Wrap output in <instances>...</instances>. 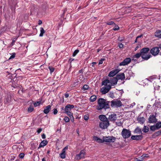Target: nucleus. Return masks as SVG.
Returning a JSON list of instances; mask_svg holds the SVG:
<instances>
[{
  "label": "nucleus",
  "mask_w": 161,
  "mask_h": 161,
  "mask_svg": "<svg viewBox=\"0 0 161 161\" xmlns=\"http://www.w3.org/2000/svg\"><path fill=\"white\" fill-rule=\"evenodd\" d=\"M99 118L101 122L99 123V127L103 129H106L109 125V121L106 117L104 115H100Z\"/></svg>",
  "instance_id": "obj_1"
},
{
  "label": "nucleus",
  "mask_w": 161,
  "mask_h": 161,
  "mask_svg": "<svg viewBox=\"0 0 161 161\" xmlns=\"http://www.w3.org/2000/svg\"><path fill=\"white\" fill-rule=\"evenodd\" d=\"M97 103L98 105L97 106V109L98 110H100L103 109L106 110L109 108L108 104L106 102V100L103 98H99Z\"/></svg>",
  "instance_id": "obj_2"
},
{
  "label": "nucleus",
  "mask_w": 161,
  "mask_h": 161,
  "mask_svg": "<svg viewBox=\"0 0 161 161\" xmlns=\"http://www.w3.org/2000/svg\"><path fill=\"white\" fill-rule=\"evenodd\" d=\"M149 50V48L148 47H144L141 49L140 53L143 59L147 60L151 57V55L150 54L147 53Z\"/></svg>",
  "instance_id": "obj_3"
},
{
  "label": "nucleus",
  "mask_w": 161,
  "mask_h": 161,
  "mask_svg": "<svg viewBox=\"0 0 161 161\" xmlns=\"http://www.w3.org/2000/svg\"><path fill=\"white\" fill-rule=\"evenodd\" d=\"M121 134L124 138H128L131 136V131L129 130L124 128L121 132Z\"/></svg>",
  "instance_id": "obj_4"
},
{
  "label": "nucleus",
  "mask_w": 161,
  "mask_h": 161,
  "mask_svg": "<svg viewBox=\"0 0 161 161\" xmlns=\"http://www.w3.org/2000/svg\"><path fill=\"white\" fill-rule=\"evenodd\" d=\"M111 106L113 107H119L122 105V102L119 100H114L111 101Z\"/></svg>",
  "instance_id": "obj_5"
},
{
  "label": "nucleus",
  "mask_w": 161,
  "mask_h": 161,
  "mask_svg": "<svg viewBox=\"0 0 161 161\" xmlns=\"http://www.w3.org/2000/svg\"><path fill=\"white\" fill-rule=\"evenodd\" d=\"M74 106L73 105H71L70 104H67L65 107L64 109V112L66 113L68 115L71 114L73 113L71 112V111L72 109L74 108Z\"/></svg>",
  "instance_id": "obj_6"
},
{
  "label": "nucleus",
  "mask_w": 161,
  "mask_h": 161,
  "mask_svg": "<svg viewBox=\"0 0 161 161\" xmlns=\"http://www.w3.org/2000/svg\"><path fill=\"white\" fill-rule=\"evenodd\" d=\"M86 153L85 150H81L79 154L76 155L75 158L77 160H79L81 159L84 158Z\"/></svg>",
  "instance_id": "obj_7"
},
{
  "label": "nucleus",
  "mask_w": 161,
  "mask_h": 161,
  "mask_svg": "<svg viewBox=\"0 0 161 161\" xmlns=\"http://www.w3.org/2000/svg\"><path fill=\"white\" fill-rule=\"evenodd\" d=\"M107 115L108 116V120H109L111 121H114L116 120L117 117L116 114L113 112H111L109 113Z\"/></svg>",
  "instance_id": "obj_8"
},
{
  "label": "nucleus",
  "mask_w": 161,
  "mask_h": 161,
  "mask_svg": "<svg viewBox=\"0 0 161 161\" xmlns=\"http://www.w3.org/2000/svg\"><path fill=\"white\" fill-rule=\"evenodd\" d=\"M111 88V86L109 85L105 86L101 88V92L103 94H105L109 91Z\"/></svg>",
  "instance_id": "obj_9"
},
{
  "label": "nucleus",
  "mask_w": 161,
  "mask_h": 161,
  "mask_svg": "<svg viewBox=\"0 0 161 161\" xmlns=\"http://www.w3.org/2000/svg\"><path fill=\"white\" fill-rule=\"evenodd\" d=\"M104 142H114L116 140V138L113 136H105L103 137Z\"/></svg>",
  "instance_id": "obj_10"
},
{
  "label": "nucleus",
  "mask_w": 161,
  "mask_h": 161,
  "mask_svg": "<svg viewBox=\"0 0 161 161\" xmlns=\"http://www.w3.org/2000/svg\"><path fill=\"white\" fill-rule=\"evenodd\" d=\"M150 52L153 55L156 56L158 54L159 50L158 47H154L151 49Z\"/></svg>",
  "instance_id": "obj_11"
},
{
  "label": "nucleus",
  "mask_w": 161,
  "mask_h": 161,
  "mask_svg": "<svg viewBox=\"0 0 161 161\" xmlns=\"http://www.w3.org/2000/svg\"><path fill=\"white\" fill-rule=\"evenodd\" d=\"M131 60L130 58H126L123 61L120 63V66H125L129 64L131 62Z\"/></svg>",
  "instance_id": "obj_12"
},
{
  "label": "nucleus",
  "mask_w": 161,
  "mask_h": 161,
  "mask_svg": "<svg viewBox=\"0 0 161 161\" xmlns=\"http://www.w3.org/2000/svg\"><path fill=\"white\" fill-rule=\"evenodd\" d=\"M120 70L118 69H116L112 70L109 72L108 75L109 77H113L117 74Z\"/></svg>",
  "instance_id": "obj_13"
},
{
  "label": "nucleus",
  "mask_w": 161,
  "mask_h": 161,
  "mask_svg": "<svg viewBox=\"0 0 161 161\" xmlns=\"http://www.w3.org/2000/svg\"><path fill=\"white\" fill-rule=\"evenodd\" d=\"M157 121L155 116L152 115H150L149 118V122L150 123H155Z\"/></svg>",
  "instance_id": "obj_14"
},
{
  "label": "nucleus",
  "mask_w": 161,
  "mask_h": 161,
  "mask_svg": "<svg viewBox=\"0 0 161 161\" xmlns=\"http://www.w3.org/2000/svg\"><path fill=\"white\" fill-rule=\"evenodd\" d=\"M115 77L118 80H123L125 78V75L124 73L119 74L116 75Z\"/></svg>",
  "instance_id": "obj_15"
},
{
  "label": "nucleus",
  "mask_w": 161,
  "mask_h": 161,
  "mask_svg": "<svg viewBox=\"0 0 161 161\" xmlns=\"http://www.w3.org/2000/svg\"><path fill=\"white\" fill-rule=\"evenodd\" d=\"M109 80L110 83L112 86H114L117 84L118 80L115 77L110 78Z\"/></svg>",
  "instance_id": "obj_16"
},
{
  "label": "nucleus",
  "mask_w": 161,
  "mask_h": 161,
  "mask_svg": "<svg viewBox=\"0 0 161 161\" xmlns=\"http://www.w3.org/2000/svg\"><path fill=\"white\" fill-rule=\"evenodd\" d=\"M142 136L140 135L136 136H131V139L133 140H142Z\"/></svg>",
  "instance_id": "obj_17"
},
{
  "label": "nucleus",
  "mask_w": 161,
  "mask_h": 161,
  "mask_svg": "<svg viewBox=\"0 0 161 161\" xmlns=\"http://www.w3.org/2000/svg\"><path fill=\"white\" fill-rule=\"evenodd\" d=\"M51 106L50 105H48V106H46L43 110V112L45 114H47L50 111L51 109Z\"/></svg>",
  "instance_id": "obj_18"
},
{
  "label": "nucleus",
  "mask_w": 161,
  "mask_h": 161,
  "mask_svg": "<svg viewBox=\"0 0 161 161\" xmlns=\"http://www.w3.org/2000/svg\"><path fill=\"white\" fill-rule=\"evenodd\" d=\"M48 142L46 140H44L42 141L39 144V147H43L47 144Z\"/></svg>",
  "instance_id": "obj_19"
},
{
  "label": "nucleus",
  "mask_w": 161,
  "mask_h": 161,
  "mask_svg": "<svg viewBox=\"0 0 161 161\" xmlns=\"http://www.w3.org/2000/svg\"><path fill=\"white\" fill-rule=\"evenodd\" d=\"M155 36L159 38H161V30H157L155 33Z\"/></svg>",
  "instance_id": "obj_20"
},
{
  "label": "nucleus",
  "mask_w": 161,
  "mask_h": 161,
  "mask_svg": "<svg viewBox=\"0 0 161 161\" xmlns=\"http://www.w3.org/2000/svg\"><path fill=\"white\" fill-rule=\"evenodd\" d=\"M93 139L94 140L97 141L98 142L103 143L104 142V140L103 139L102 140L96 136H94L93 137Z\"/></svg>",
  "instance_id": "obj_21"
},
{
  "label": "nucleus",
  "mask_w": 161,
  "mask_h": 161,
  "mask_svg": "<svg viewBox=\"0 0 161 161\" xmlns=\"http://www.w3.org/2000/svg\"><path fill=\"white\" fill-rule=\"evenodd\" d=\"M142 130L139 127H137L134 130V133L137 134H140L142 133Z\"/></svg>",
  "instance_id": "obj_22"
},
{
  "label": "nucleus",
  "mask_w": 161,
  "mask_h": 161,
  "mask_svg": "<svg viewBox=\"0 0 161 161\" xmlns=\"http://www.w3.org/2000/svg\"><path fill=\"white\" fill-rule=\"evenodd\" d=\"M108 83H110V80L108 79H106L104 80L103 81L102 83V85H104L105 86H106L107 85H108L107 84Z\"/></svg>",
  "instance_id": "obj_23"
},
{
  "label": "nucleus",
  "mask_w": 161,
  "mask_h": 161,
  "mask_svg": "<svg viewBox=\"0 0 161 161\" xmlns=\"http://www.w3.org/2000/svg\"><path fill=\"white\" fill-rule=\"evenodd\" d=\"M96 96L95 95H93L91 97L90 100L91 102H93L96 100Z\"/></svg>",
  "instance_id": "obj_24"
},
{
  "label": "nucleus",
  "mask_w": 161,
  "mask_h": 161,
  "mask_svg": "<svg viewBox=\"0 0 161 161\" xmlns=\"http://www.w3.org/2000/svg\"><path fill=\"white\" fill-rule=\"evenodd\" d=\"M139 122L141 124H143L145 121V119L143 117H140L138 118Z\"/></svg>",
  "instance_id": "obj_25"
},
{
  "label": "nucleus",
  "mask_w": 161,
  "mask_h": 161,
  "mask_svg": "<svg viewBox=\"0 0 161 161\" xmlns=\"http://www.w3.org/2000/svg\"><path fill=\"white\" fill-rule=\"evenodd\" d=\"M40 33L39 35L40 37H42L43 36V34L45 32V31L43 29V28H40Z\"/></svg>",
  "instance_id": "obj_26"
},
{
  "label": "nucleus",
  "mask_w": 161,
  "mask_h": 161,
  "mask_svg": "<svg viewBox=\"0 0 161 161\" xmlns=\"http://www.w3.org/2000/svg\"><path fill=\"white\" fill-rule=\"evenodd\" d=\"M142 56V54L140 53H138L134 55L133 56V58H139L141 56Z\"/></svg>",
  "instance_id": "obj_27"
},
{
  "label": "nucleus",
  "mask_w": 161,
  "mask_h": 161,
  "mask_svg": "<svg viewBox=\"0 0 161 161\" xmlns=\"http://www.w3.org/2000/svg\"><path fill=\"white\" fill-rule=\"evenodd\" d=\"M150 129L152 131H154L155 130H158V129L156 125H154L150 126Z\"/></svg>",
  "instance_id": "obj_28"
},
{
  "label": "nucleus",
  "mask_w": 161,
  "mask_h": 161,
  "mask_svg": "<svg viewBox=\"0 0 161 161\" xmlns=\"http://www.w3.org/2000/svg\"><path fill=\"white\" fill-rule=\"evenodd\" d=\"M144 157L142 156V155L140 157H139V158H135L136 161H142L144 159Z\"/></svg>",
  "instance_id": "obj_29"
},
{
  "label": "nucleus",
  "mask_w": 161,
  "mask_h": 161,
  "mask_svg": "<svg viewBox=\"0 0 161 161\" xmlns=\"http://www.w3.org/2000/svg\"><path fill=\"white\" fill-rule=\"evenodd\" d=\"M142 130L144 132H147L149 130L148 127L146 126H144Z\"/></svg>",
  "instance_id": "obj_30"
},
{
  "label": "nucleus",
  "mask_w": 161,
  "mask_h": 161,
  "mask_svg": "<svg viewBox=\"0 0 161 161\" xmlns=\"http://www.w3.org/2000/svg\"><path fill=\"white\" fill-rule=\"evenodd\" d=\"M116 124L118 126H121L123 125V122L120 120H118L116 122Z\"/></svg>",
  "instance_id": "obj_31"
},
{
  "label": "nucleus",
  "mask_w": 161,
  "mask_h": 161,
  "mask_svg": "<svg viewBox=\"0 0 161 161\" xmlns=\"http://www.w3.org/2000/svg\"><path fill=\"white\" fill-rule=\"evenodd\" d=\"M68 115L69 116L71 121L72 122H74V118L73 116V113L71 114H70Z\"/></svg>",
  "instance_id": "obj_32"
},
{
  "label": "nucleus",
  "mask_w": 161,
  "mask_h": 161,
  "mask_svg": "<svg viewBox=\"0 0 161 161\" xmlns=\"http://www.w3.org/2000/svg\"><path fill=\"white\" fill-rule=\"evenodd\" d=\"M158 129H159L160 128H161V122H157L156 124L155 125Z\"/></svg>",
  "instance_id": "obj_33"
},
{
  "label": "nucleus",
  "mask_w": 161,
  "mask_h": 161,
  "mask_svg": "<svg viewBox=\"0 0 161 161\" xmlns=\"http://www.w3.org/2000/svg\"><path fill=\"white\" fill-rule=\"evenodd\" d=\"M34 110V108L31 106H30L28 109V111L29 112H32Z\"/></svg>",
  "instance_id": "obj_34"
},
{
  "label": "nucleus",
  "mask_w": 161,
  "mask_h": 161,
  "mask_svg": "<svg viewBox=\"0 0 161 161\" xmlns=\"http://www.w3.org/2000/svg\"><path fill=\"white\" fill-rule=\"evenodd\" d=\"M48 69H49L50 73H53L54 70V68L52 66H49L48 67Z\"/></svg>",
  "instance_id": "obj_35"
},
{
  "label": "nucleus",
  "mask_w": 161,
  "mask_h": 161,
  "mask_svg": "<svg viewBox=\"0 0 161 161\" xmlns=\"http://www.w3.org/2000/svg\"><path fill=\"white\" fill-rule=\"evenodd\" d=\"M115 25V27L114 28H113V30L114 31H117L119 29V26L115 24V25Z\"/></svg>",
  "instance_id": "obj_36"
},
{
  "label": "nucleus",
  "mask_w": 161,
  "mask_h": 161,
  "mask_svg": "<svg viewBox=\"0 0 161 161\" xmlns=\"http://www.w3.org/2000/svg\"><path fill=\"white\" fill-rule=\"evenodd\" d=\"M79 50L78 49L75 50L72 56L74 57L76 55L79 53Z\"/></svg>",
  "instance_id": "obj_37"
},
{
  "label": "nucleus",
  "mask_w": 161,
  "mask_h": 161,
  "mask_svg": "<svg viewBox=\"0 0 161 161\" xmlns=\"http://www.w3.org/2000/svg\"><path fill=\"white\" fill-rule=\"evenodd\" d=\"M64 120L66 122H68L69 121L70 119L68 117L65 116L64 118Z\"/></svg>",
  "instance_id": "obj_38"
},
{
  "label": "nucleus",
  "mask_w": 161,
  "mask_h": 161,
  "mask_svg": "<svg viewBox=\"0 0 161 161\" xmlns=\"http://www.w3.org/2000/svg\"><path fill=\"white\" fill-rule=\"evenodd\" d=\"M60 156L61 158H65V153H61L60 154Z\"/></svg>",
  "instance_id": "obj_39"
},
{
  "label": "nucleus",
  "mask_w": 161,
  "mask_h": 161,
  "mask_svg": "<svg viewBox=\"0 0 161 161\" xmlns=\"http://www.w3.org/2000/svg\"><path fill=\"white\" fill-rule=\"evenodd\" d=\"M89 88V87L87 85H84L83 87V89L84 90H87Z\"/></svg>",
  "instance_id": "obj_40"
},
{
  "label": "nucleus",
  "mask_w": 161,
  "mask_h": 161,
  "mask_svg": "<svg viewBox=\"0 0 161 161\" xmlns=\"http://www.w3.org/2000/svg\"><path fill=\"white\" fill-rule=\"evenodd\" d=\"M16 54L15 53H12V55L10 57L9 59H11L14 58L15 57Z\"/></svg>",
  "instance_id": "obj_41"
},
{
  "label": "nucleus",
  "mask_w": 161,
  "mask_h": 161,
  "mask_svg": "<svg viewBox=\"0 0 161 161\" xmlns=\"http://www.w3.org/2000/svg\"><path fill=\"white\" fill-rule=\"evenodd\" d=\"M106 24L108 25H115V24L114 23L113 21H111L110 22H108Z\"/></svg>",
  "instance_id": "obj_42"
},
{
  "label": "nucleus",
  "mask_w": 161,
  "mask_h": 161,
  "mask_svg": "<svg viewBox=\"0 0 161 161\" xmlns=\"http://www.w3.org/2000/svg\"><path fill=\"white\" fill-rule=\"evenodd\" d=\"M53 113L54 114L56 115L58 113V110L56 108H54L53 110Z\"/></svg>",
  "instance_id": "obj_43"
},
{
  "label": "nucleus",
  "mask_w": 161,
  "mask_h": 161,
  "mask_svg": "<svg viewBox=\"0 0 161 161\" xmlns=\"http://www.w3.org/2000/svg\"><path fill=\"white\" fill-rule=\"evenodd\" d=\"M25 156V154L23 153H20L19 155V157L21 158H23Z\"/></svg>",
  "instance_id": "obj_44"
},
{
  "label": "nucleus",
  "mask_w": 161,
  "mask_h": 161,
  "mask_svg": "<svg viewBox=\"0 0 161 161\" xmlns=\"http://www.w3.org/2000/svg\"><path fill=\"white\" fill-rule=\"evenodd\" d=\"M40 103H41L40 101L36 102H35L34 104V106L35 107H36V106H38L40 104Z\"/></svg>",
  "instance_id": "obj_45"
},
{
  "label": "nucleus",
  "mask_w": 161,
  "mask_h": 161,
  "mask_svg": "<svg viewBox=\"0 0 161 161\" xmlns=\"http://www.w3.org/2000/svg\"><path fill=\"white\" fill-rule=\"evenodd\" d=\"M84 119L85 120H87L89 119V116L87 115H85L84 116Z\"/></svg>",
  "instance_id": "obj_46"
},
{
  "label": "nucleus",
  "mask_w": 161,
  "mask_h": 161,
  "mask_svg": "<svg viewBox=\"0 0 161 161\" xmlns=\"http://www.w3.org/2000/svg\"><path fill=\"white\" fill-rule=\"evenodd\" d=\"M104 60V58H102L99 61L98 64H101L103 63V61Z\"/></svg>",
  "instance_id": "obj_47"
},
{
  "label": "nucleus",
  "mask_w": 161,
  "mask_h": 161,
  "mask_svg": "<svg viewBox=\"0 0 161 161\" xmlns=\"http://www.w3.org/2000/svg\"><path fill=\"white\" fill-rule=\"evenodd\" d=\"M155 134L156 135H160V134H161V131H158L157 132H156L155 133Z\"/></svg>",
  "instance_id": "obj_48"
},
{
  "label": "nucleus",
  "mask_w": 161,
  "mask_h": 161,
  "mask_svg": "<svg viewBox=\"0 0 161 161\" xmlns=\"http://www.w3.org/2000/svg\"><path fill=\"white\" fill-rule=\"evenodd\" d=\"M17 39V37L16 38H14L13 40H12V43L11 44H12V45H13L14 44V42H15V41Z\"/></svg>",
  "instance_id": "obj_49"
},
{
  "label": "nucleus",
  "mask_w": 161,
  "mask_h": 161,
  "mask_svg": "<svg viewBox=\"0 0 161 161\" xmlns=\"http://www.w3.org/2000/svg\"><path fill=\"white\" fill-rule=\"evenodd\" d=\"M42 128H39L37 130V132L38 133H39L42 131Z\"/></svg>",
  "instance_id": "obj_50"
},
{
  "label": "nucleus",
  "mask_w": 161,
  "mask_h": 161,
  "mask_svg": "<svg viewBox=\"0 0 161 161\" xmlns=\"http://www.w3.org/2000/svg\"><path fill=\"white\" fill-rule=\"evenodd\" d=\"M142 156L144 158L145 157H148V154H144L142 155Z\"/></svg>",
  "instance_id": "obj_51"
},
{
  "label": "nucleus",
  "mask_w": 161,
  "mask_h": 161,
  "mask_svg": "<svg viewBox=\"0 0 161 161\" xmlns=\"http://www.w3.org/2000/svg\"><path fill=\"white\" fill-rule=\"evenodd\" d=\"M42 139H44L46 138V135L44 134H43L42 135Z\"/></svg>",
  "instance_id": "obj_52"
},
{
  "label": "nucleus",
  "mask_w": 161,
  "mask_h": 161,
  "mask_svg": "<svg viewBox=\"0 0 161 161\" xmlns=\"http://www.w3.org/2000/svg\"><path fill=\"white\" fill-rule=\"evenodd\" d=\"M119 47L120 48H122L123 46V45L122 43H120L119 44Z\"/></svg>",
  "instance_id": "obj_53"
},
{
  "label": "nucleus",
  "mask_w": 161,
  "mask_h": 161,
  "mask_svg": "<svg viewBox=\"0 0 161 161\" xmlns=\"http://www.w3.org/2000/svg\"><path fill=\"white\" fill-rule=\"evenodd\" d=\"M64 96L66 98H68L69 97V94L67 93H66L64 95Z\"/></svg>",
  "instance_id": "obj_54"
},
{
  "label": "nucleus",
  "mask_w": 161,
  "mask_h": 161,
  "mask_svg": "<svg viewBox=\"0 0 161 161\" xmlns=\"http://www.w3.org/2000/svg\"><path fill=\"white\" fill-rule=\"evenodd\" d=\"M97 62H93L92 63V67H93L94 65V64H97Z\"/></svg>",
  "instance_id": "obj_55"
},
{
  "label": "nucleus",
  "mask_w": 161,
  "mask_h": 161,
  "mask_svg": "<svg viewBox=\"0 0 161 161\" xmlns=\"http://www.w3.org/2000/svg\"><path fill=\"white\" fill-rule=\"evenodd\" d=\"M65 151L68 149V146H66L64 148H63Z\"/></svg>",
  "instance_id": "obj_56"
},
{
  "label": "nucleus",
  "mask_w": 161,
  "mask_h": 161,
  "mask_svg": "<svg viewBox=\"0 0 161 161\" xmlns=\"http://www.w3.org/2000/svg\"><path fill=\"white\" fill-rule=\"evenodd\" d=\"M66 151L64 149L62 150V153H65Z\"/></svg>",
  "instance_id": "obj_57"
},
{
  "label": "nucleus",
  "mask_w": 161,
  "mask_h": 161,
  "mask_svg": "<svg viewBox=\"0 0 161 161\" xmlns=\"http://www.w3.org/2000/svg\"><path fill=\"white\" fill-rule=\"evenodd\" d=\"M74 60V59L73 58V59L70 58V59H69V61H70V64H71V63L72 62V61H73Z\"/></svg>",
  "instance_id": "obj_58"
},
{
  "label": "nucleus",
  "mask_w": 161,
  "mask_h": 161,
  "mask_svg": "<svg viewBox=\"0 0 161 161\" xmlns=\"http://www.w3.org/2000/svg\"><path fill=\"white\" fill-rule=\"evenodd\" d=\"M142 35H141L140 36H137V38H140L141 37H142Z\"/></svg>",
  "instance_id": "obj_59"
},
{
  "label": "nucleus",
  "mask_w": 161,
  "mask_h": 161,
  "mask_svg": "<svg viewBox=\"0 0 161 161\" xmlns=\"http://www.w3.org/2000/svg\"><path fill=\"white\" fill-rule=\"evenodd\" d=\"M42 23V21L41 20H39V25H40Z\"/></svg>",
  "instance_id": "obj_60"
},
{
  "label": "nucleus",
  "mask_w": 161,
  "mask_h": 161,
  "mask_svg": "<svg viewBox=\"0 0 161 161\" xmlns=\"http://www.w3.org/2000/svg\"><path fill=\"white\" fill-rule=\"evenodd\" d=\"M79 73H82V70L80 69V70H79Z\"/></svg>",
  "instance_id": "obj_61"
},
{
  "label": "nucleus",
  "mask_w": 161,
  "mask_h": 161,
  "mask_svg": "<svg viewBox=\"0 0 161 161\" xmlns=\"http://www.w3.org/2000/svg\"><path fill=\"white\" fill-rule=\"evenodd\" d=\"M138 47H139L138 46H137L136 47H135V51H136L138 49Z\"/></svg>",
  "instance_id": "obj_62"
},
{
  "label": "nucleus",
  "mask_w": 161,
  "mask_h": 161,
  "mask_svg": "<svg viewBox=\"0 0 161 161\" xmlns=\"http://www.w3.org/2000/svg\"><path fill=\"white\" fill-rule=\"evenodd\" d=\"M42 161H46V160L45 159V158H43L42 159Z\"/></svg>",
  "instance_id": "obj_63"
},
{
  "label": "nucleus",
  "mask_w": 161,
  "mask_h": 161,
  "mask_svg": "<svg viewBox=\"0 0 161 161\" xmlns=\"http://www.w3.org/2000/svg\"><path fill=\"white\" fill-rule=\"evenodd\" d=\"M159 48L161 49V44L159 45Z\"/></svg>",
  "instance_id": "obj_64"
}]
</instances>
